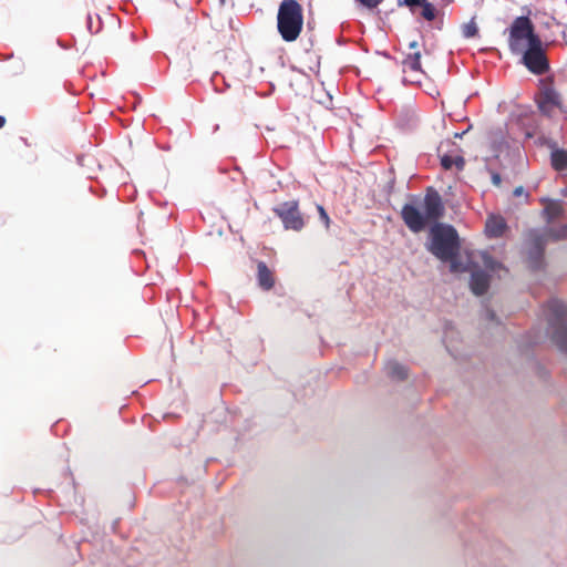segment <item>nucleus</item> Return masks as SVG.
Here are the masks:
<instances>
[{"label": "nucleus", "mask_w": 567, "mask_h": 567, "mask_svg": "<svg viewBox=\"0 0 567 567\" xmlns=\"http://www.w3.org/2000/svg\"><path fill=\"white\" fill-rule=\"evenodd\" d=\"M430 251L441 261L449 262L452 272H464L468 266L464 262L470 255L460 254L461 243L456 229L452 225L437 223L429 227Z\"/></svg>", "instance_id": "1"}, {"label": "nucleus", "mask_w": 567, "mask_h": 567, "mask_svg": "<svg viewBox=\"0 0 567 567\" xmlns=\"http://www.w3.org/2000/svg\"><path fill=\"white\" fill-rule=\"evenodd\" d=\"M464 262L468 266L465 272H471V290L476 296H483L489 288V277L482 270V262L492 272L498 270L507 272L502 264L494 260L488 254H482V251L470 252Z\"/></svg>", "instance_id": "2"}, {"label": "nucleus", "mask_w": 567, "mask_h": 567, "mask_svg": "<svg viewBox=\"0 0 567 567\" xmlns=\"http://www.w3.org/2000/svg\"><path fill=\"white\" fill-rule=\"evenodd\" d=\"M303 28V9L297 0H284L277 13V29L286 42L296 41Z\"/></svg>", "instance_id": "3"}, {"label": "nucleus", "mask_w": 567, "mask_h": 567, "mask_svg": "<svg viewBox=\"0 0 567 567\" xmlns=\"http://www.w3.org/2000/svg\"><path fill=\"white\" fill-rule=\"evenodd\" d=\"M567 237V226L559 230L551 228L544 233L532 230L528 233L527 265L532 270H539L544 267V248L548 240H559Z\"/></svg>", "instance_id": "4"}, {"label": "nucleus", "mask_w": 567, "mask_h": 567, "mask_svg": "<svg viewBox=\"0 0 567 567\" xmlns=\"http://www.w3.org/2000/svg\"><path fill=\"white\" fill-rule=\"evenodd\" d=\"M539 40L540 37L536 33L534 23L528 17L515 18L508 28V48L514 54H518Z\"/></svg>", "instance_id": "5"}, {"label": "nucleus", "mask_w": 567, "mask_h": 567, "mask_svg": "<svg viewBox=\"0 0 567 567\" xmlns=\"http://www.w3.org/2000/svg\"><path fill=\"white\" fill-rule=\"evenodd\" d=\"M549 324L555 329L554 342L561 351L567 352V307L559 300L553 299L546 306Z\"/></svg>", "instance_id": "6"}, {"label": "nucleus", "mask_w": 567, "mask_h": 567, "mask_svg": "<svg viewBox=\"0 0 567 567\" xmlns=\"http://www.w3.org/2000/svg\"><path fill=\"white\" fill-rule=\"evenodd\" d=\"M517 55H520V63L535 75H544L550 69L547 44L542 39L524 49Z\"/></svg>", "instance_id": "7"}, {"label": "nucleus", "mask_w": 567, "mask_h": 567, "mask_svg": "<svg viewBox=\"0 0 567 567\" xmlns=\"http://www.w3.org/2000/svg\"><path fill=\"white\" fill-rule=\"evenodd\" d=\"M425 197L411 196L402 206L401 218L412 233H421L425 229Z\"/></svg>", "instance_id": "8"}, {"label": "nucleus", "mask_w": 567, "mask_h": 567, "mask_svg": "<svg viewBox=\"0 0 567 567\" xmlns=\"http://www.w3.org/2000/svg\"><path fill=\"white\" fill-rule=\"evenodd\" d=\"M272 212L281 220L286 230L301 231L306 226L305 216L296 199L278 204Z\"/></svg>", "instance_id": "9"}, {"label": "nucleus", "mask_w": 567, "mask_h": 567, "mask_svg": "<svg viewBox=\"0 0 567 567\" xmlns=\"http://www.w3.org/2000/svg\"><path fill=\"white\" fill-rule=\"evenodd\" d=\"M423 78L424 71L421 68V52L406 53L403 60V82L421 86Z\"/></svg>", "instance_id": "10"}, {"label": "nucleus", "mask_w": 567, "mask_h": 567, "mask_svg": "<svg viewBox=\"0 0 567 567\" xmlns=\"http://www.w3.org/2000/svg\"><path fill=\"white\" fill-rule=\"evenodd\" d=\"M454 0H432L427 1V29L441 31L446 18V8Z\"/></svg>", "instance_id": "11"}, {"label": "nucleus", "mask_w": 567, "mask_h": 567, "mask_svg": "<svg viewBox=\"0 0 567 567\" xmlns=\"http://www.w3.org/2000/svg\"><path fill=\"white\" fill-rule=\"evenodd\" d=\"M538 107L546 114L550 113L554 107H560V96L553 87L550 80L540 81Z\"/></svg>", "instance_id": "12"}, {"label": "nucleus", "mask_w": 567, "mask_h": 567, "mask_svg": "<svg viewBox=\"0 0 567 567\" xmlns=\"http://www.w3.org/2000/svg\"><path fill=\"white\" fill-rule=\"evenodd\" d=\"M444 204L440 194L432 187H427L426 195V217H427V227L431 221L439 219L444 214Z\"/></svg>", "instance_id": "13"}, {"label": "nucleus", "mask_w": 567, "mask_h": 567, "mask_svg": "<svg viewBox=\"0 0 567 567\" xmlns=\"http://www.w3.org/2000/svg\"><path fill=\"white\" fill-rule=\"evenodd\" d=\"M257 281L258 286L266 291L275 287V274L264 261L257 262Z\"/></svg>", "instance_id": "14"}, {"label": "nucleus", "mask_w": 567, "mask_h": 567, "mask_svg": "<svg viewBox=\"0 0 567 567\" xmlns=\"http://www.w3.org/2000/svg\"><path fill=\"white\" fill-rule=\"evenodd\" d=\"M507 228L506 221L502 216L492 215L485 223V233L488 237H501Z\"/></svg>", "instance_id": "15"}, {"label": "nucleus", "mask_w": 567, "mask_h": 567, "mask_svg": "<svg viewBox=\"0 0 567 567\" xmlns=\"http://www.w3.org/2000/svg\"><path fill=\"white\" fill-rule=\"evenodd\" d=\"M542 203L545 204L543 213L548 223L554 221L563 215L564 207L561 200L542 199Z\"/></svg>", "instance_id": "16"}, {"label": "nucleus", "mask_w": 567, "mask_h": 567, "mask_svg": "<svg viewBox=\"0 0 567 567\" xmlns=\"http://www.w3.org/2000/svg\"><path fill=\"white\" fill-rule=\"evenodd\" d=\"M386 375L394 381H404L408 379V368L395 360H391L385 364Z\"/></svg>", "instance_id": "17"}, {"label": "nucleus", "mask_w": 567, "mask_h": 567, "mask_svg": "<svg viewBox=\"0 0 567 567\" xmlns=\"http://www.w3.org/2000/svg\"><path fill=\"white\" fill-rule=\"evenodd\" d=\"M550 163L555 171L561 172L567 168V151L555 150L550 155Z\"/></svg>", "instance_id": "18"}, {"label": "nucleus", "mask_w": 567, "mask_h": 567, "mask_svg": "<svg viewBox=\"0 0 567 567\" xmlns=\"http://www.w3.org/2000/svg\"><path fill=\"white\" fill-rule=\"evenodd\" d=\"M441 165L444 169H451L453 166L457 168V171H463L465 167V159L463 156H450L443 155L441 157Z\"/></svg>", "instance_id": "19"}, {"label": "nucleus", "mask_w": 567, "mask_h": 567, "mask_svg": "<svg viewBox=\"0 0 567 567\" xmlns=\"http://www.w3.org/2000/svg\"><path fill=\"white\" fill-rule=\"evenodd\" d=\"M478 33V28L475 21V18H472L468 22L462 25V34L464 38L470 39L476 37Z\"/></svg>", "instance_id": "20"}, {"label": "nucleus", "mask_w": 567, "mask_h": 567, "mask_svg": "<svg viewBox=\"0 0 567 567\" xmlns=\"http://www.w3.org/2000/svg\"><path fill=\"white\" fill-rule=\"evenodd\" d=\"M402 4V2H399ZM403 4L410 8L411 11H414L415 8L421 9V16L425 18V0H403Z\"/></svg>", "instance_id": "21"}, {"label": "nucleus", "mask_w": 567, "mask_h": 567, "mask_svg": "<svg viewBox=\"0 0 567 567\" xmlns=\"http://www.w3.org/2000/svg\"><path fill=\"white\" fill-rule=\"evenodd\" d=\"M317 210H318L320 220L323 223L324 228L328 230L330 228V224H331L328 213L326 212V209L322 205H317Z\"/></svg>", "instance_id": "22"}, {"label": "nucleus", "mask_w": 567, "mask_h": 567, "mask_svg": "<svg viewBox=\"0 0 567 567\" xmlns=\"http://www.w3.org/2000/svg\"><path fill=\"white\" fill-rule=\"evenodd\" d=\"M417 42L415 40L409 42V53L412 52H419L417 50Z\"/></svg>", "instance_id": "23"}, {"label": "nucleus", "mask_w": 567, "mask_h": 567, "mask_svg": "<svg viewBox=\"0 0 567 567\" xmlns=\"http://www.w3.org/2000/svg\"><path fill=\"white\" fill-rule=\"evenodd\" d=\"M525 194V190H524V187L523 186H518L514 189L513 192V195L518 197V196H522Z\"/></svg>", "instance_id": "24"}, {"label": "nucleus", "mask_w": 567, "mask_h": 567, "mask_svg": "<svg viewBox=\"0 0 567 567\" xmlns=\"http://www.w3.org/2000/svg\"><path fill=\"white\" fill-rule=\"evenodd\" d=\"M486 319L491 321L495 319V313L489 309L486 310Z\"/></svg>", "instance_id": "25"}, {"label": "nucleus", "mask_w": 567, "mask_h": 567, "mask_svg": "<svg viewBox=\"0 0 567 567\" xmlns=\"http://www.w3.org/2000/svg\"><path fill=\"white\" fill-rule=\"evenodd\" d=\"M6 117L0 115V128H2L6 125Z\"/></svg>", "instance_id": "26"}, {"label": "nucleus", "mask_w": 567, "mask_h": 567, "mask_svg": "<svg viewBox=\"0 0 567 567\" xmlns=\"http://www.w3.org/2000/svg\"><path fill=\"white\" fill-rule=\"evenodd\" d=\"M493 182L496 184V185H499L501 183V177L498 175H494L493 176Z\"/></svg>", "instance_id": "27"}, {"label": "nucleus", "mask_w": 567, "mask_h": 567, "mask_svg": "<svg viewBox=\"0 0 567 567\" xmlns=\"http://www.w3.org/2000/svg\"><path fill=\"white\" fill-rule=\"evenodd\" d=\"M471 128V126H468V128L462 133H455V137H462L468 130Z\"/></svg>", "instance_id": "28"}, {"label": "nucleus", "mask_w": 567, "mask_h": 567, "mask_svg": "<svg viewBox=\"0 0 567 567\" xmlns=\"http://www.w3.org/2000/svg\"><path fill=\"white\" fill-rule=\"evenodd\" d=\"M226 0H220V3L224 4Z\"/></svg>", "instance_id": "29"}]
</instances>
